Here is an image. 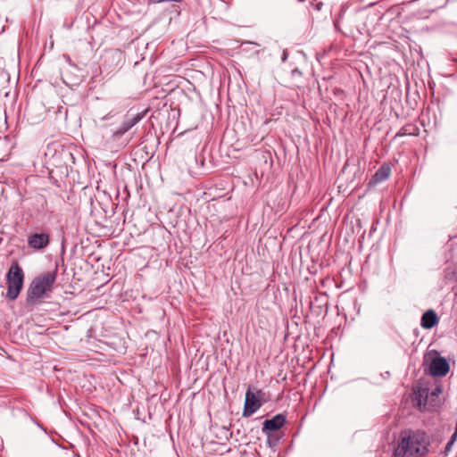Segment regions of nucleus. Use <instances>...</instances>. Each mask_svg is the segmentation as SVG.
Masks as SVG:
<instances>
[{
  "instance_id": "nucleus-16",
  "label": "nucleus",
  "mask_w": 457,
  "mask_h": 457,
  "mask_svg": "<svg viewBox=\"0 0 457 457\" xmlns=\"http://www.w3.org/2000/svg\"><path fill=\"white\" fill-rule=\"evenodd\" d=\"M287 51H284V52H283V54H282V58H281V60H282V62H286V61H287Z\"/></svg>"
},
{
  "instance_id": "nucleus-1",
  "label": "nucleus",
  "mask_w": 457,
  "mask_h": 457,
  "mask_svg": "<svg viewBox=\"0 0 457 457\" xmlns=\"http://www.w3.org/2000/svg\"><path fill=\"white\" fill-rule=\"evenodd\" d=\"M429 445V438L424 431H404L393 457H423L428 453Z\"/></svg>"
},
{
  "instance_id": "nucleus-15",
  "label": "nucleus",
  "mask_w": 457,
  "mask_h": 457,
  "mask_svg": "<svg viewBox=\"0 0 457 457\" xmlns=\"http://www.w3.org/2000/svg\"><path fill=\"white\" fill-rule=\"evenodd\" d=\"M112 116H113V115L110 112V113L106 114V115L103 116V117L101 118V120H108V119L112 118Z\"/></svg>"
},
{
  "instance_id": "nucleus-2",
  "label": "nucleus",
  "mask_w": 457,
  "mask_h": 457,
  "mask_svg": "<svg viewBox=\"0 0 457 457\" xmlns=\"http://www.w3.org/2000/svg\"><path fill=\"white\" fill-rule=\"evenodd\" d=\"M57 278V266L53 271H46L37 276L30 283L28 293L27 302L33 303L44 296L45 294L51 292Z\"/></svg>"
},
{
  "instance_id": "nucleus-13",
  "label": "nucleus",
  "mask_w": 457,
  "mask_h": 457,
  "mask_svg": "<svg viewBox=\"0 0 457 457\" xmlns=\"http://www.w3.org/2000/svg\"><path fill=\"white\" fill-rule=\"evenodd\" d=\"M403 135H413V133L409 132L407 128H402L401 130L397 133V136H403Z\"/></svg>"
},
{
  "instance_id": "nucleus-17",
  "label": "nucleus",
  "mask_w": 457,
  "mask_h": 457,
  "mask_svg": "<svg viewBox=\"0 0 457 457\" xmlns=\"http://www.w3.org/2000/svg\"><path fill=\"white\" fill-rule=\"evenodd\" d=\"M298 1H299V2H301V3H303V2H304L305 0H298Z\"/></svg>"
},
{
  "instance_id": "nucleus-9",
  "label": "nucleus",
  "mask_w": 457,
  "mask_h": 457,
  "mask_svg": "<svg viewBox=\"0 0 457 457\" xmlns=\"http://www.w3.org/2000/svg\"><path fill=\"white\" fill-rule=\"evenodd\" d=\"M286 422V416L283 414H277L271 419L265 420L262 423V433L267 436L270 435V431H276L281 428Z\"/></svg>"
},
{
  "instance_id": "nucleus-5",
  "label": "nucleus",
  "mask_w": 457,
  "mask_h": 457,
  "mask_svg": "<svg viewBox=\"0 0 457 457\" xmlns=\"http://www.w3.org/2000/svg\"><path fill=\"white\" fill-rule=\"evenodd\" d=\"M148 109H145L142 112L133 113L131 110L127 112L124 116V120L121 124L112 130L111 137L112 140L120 139L123 135H125L129 129H131L135 125H137L147 113Z\"/></svg>"
},
{
  "instance_id": "nucleus-8",
  "label": "nucleus",
  "mask_w": 457,
  "mask_h": 457,
  "mask_svg": "<svg viewBox=\"0 0 457 457\" xmlns=\"http://www.w3.org/2000/svg\"><path fill=\"white\" fill-rule=\"evenodd\" d=\"M50 242V237L48 233H34L28 237V245L34 250H42L46 248Z\"/></svg>"
},
{
  "instance_id": "nucleus-14",
  "label": "nucleus",
  "mask_w": 457,
  "mask_h": 457,
  "mask_svg": "<svg viewBox=\"0 0 457 457\" xmlns=\"http://www.w3.org/2000/svg\"><path fill=\"white\" fill-rule=\"evenodd\" d=\"M453 445V443L448 441V443L446 444L445 448V453H447L448 452L451 451Z\"/></svg>"
},
{
  "instance_id": "nucleus-4",
  "label": "nucleus",
  "mask_w": 457,
  "mask_h": 457,
  "mask_svg": "<svg viewBox=\"0 0 457 457\" xmlns=\"http://www.w3.org/2000/svg\"><path fill=\"white\" fill-rule=\"evenodd\" d=\"M6 282L8 286L6 297L13 301L18 297L24 282V272L17 262L11 265L6 274Z\"/></svg>"
},
{
  "instance_id": "nucleus-3",
  "label": "nucleus",
  "mask_w": 457,
  "mask_h": 457,
  "mask_svg": "<svg viewBox=\"0 0 457 457\" xmlns=\"http://www.w3.org/2000/svg\"><path fill=\"white\" fill-rule=\"evenodd\" d=\"M442 387L436 386L430 392L428 388L420 387L413 392L412 403L420 411H428L439 405Z\"/></svg>"
},
{
  "instance_id": "nucleus-11",
  "label": "nucleus",
  "mask_w": 457,
  "mask_h": 457,
  "mask_svg": "<svg viewBox=\"0 0 457 457\" xmlns=\"http://www.w3.org/2000/svg\"><path fill=\"white\" fill-rule=\"evenodd\" d=\"M390 175V168L388 166L382 165L378 168V170L375 172L369 182L370 187L376 186L377 184L386 180L388 179Z\"/></svg>"
},
{
  "instance_id": "nucleus-7",
  "label": "nucleus",
  "mask_w": 457,
  "mask_h": 457,
  "mask_svg": "<svg viewBox=\"0 0 457 457\" xmlns=\"http://www.w3.org/2000/svg\"><path fill=\"white\" fill-rule=\"evenodd\" d=\"M450 370L448 361L444 357L434 358L429 365V372L435 377H444Z\"/></svg>"
},
{
  "instance_id": "nucleus-6",
  "label": "nucleus",
  "mask_w": 457,
  "mask_h": 457,
  "mask_svg": "<svg viewBox=\"0 0 457 457\" xmlns=\"http://www.w3.org/2000/svg\"><path fill=\"white\" fill-rule=\"evenodd\" d=\"M262 392L261 390L253 392L251 387L248 388L245 393L243 417L248 418L260 409L262 406Z\"/></svg>"
},
{
  "instance_id": "nucleus-12",
  "label": "nucleus",
  "mask_w": 457,
  "mask_h": 457,
  "mask_svg": "<svg viewBox=\"0 0 457 457\" xmlns=\"http://www.w3.org/2000/svg\"><path fill=\"white\" fill-rule=\"evenodd\" d=\"M6 149L7 153L0 157V161H6L9 156V139L5 137L3 139H0V149Z\"/></svg>"
},
{
  "instance_id": "nucleus-10",
  "label": "nucleus",
  "mask_w": 457,
  "mask_h": 457,
  "mask_svg": "<svg viewBox=\"0 0 457 457\" xmlns=\"http://www.w3.org/2000/svg\"><path fill=\"white\" fill-rule=\"evenodd\" d=\"M438 321L439 319L436 312L434 310L429 309L423 313L420 325L423 328L430 329L437 325Z\"/></svg>"
}]
</instances>
